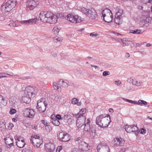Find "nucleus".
Wrapping results in <instances>:
<instances>
[{
	"instance_id": "f257e3e1",
	"label": "nucleus",
	"mask_w": 152,
	"mask_h": 152,
	"mask_svg": "<svg viewBox=\"0 0 152 152\" xmlns=\"http://www.w3.org/2000/svg\"><path fill=\"white\" fill-rule=\"evenodd\" d=\"M63 15L62 13H58L56 15H54L50 12H42L39 14V18L43 22L55 24L57 23L59 17Z\"/></svg>"
},
{
	"instance_id": "f03ea898",
	"label": "nucleus",
	"mask_w": 152,
	"mask_h": 152,
	"mask_svg": "<svg viewBox=\"0 0 152 152\" xmlns=\"http://www.w3.org/2000/svg\"><path fill=\"white\" fill-rule=\"evenodd\" d=\"M110 117L109 115L101 114L96 118V124L102 127H106L110 122Z\"/></svg>"
},
{
	"instance_id": "7ed1b4c3",
	"label": "nucleus",
	"mask_w": 152,
	"mask_h": 152,
	"mask_svg": "<svg viewBox=\"0 0 152 152\" xmlns=\"http://www.w3.org/2000/svg\"><path fill=\"white\" fill-rule=\"evenodd\" d=\"M80 11L91 19L95 20H97L98 19L97 13L94 8H92L90 9L83 7L80 8Z\"/></svg>"
},
{
	"instance_id": "20e7f679",
	"label": "nucleus",
	"mask_w": 152,
	"mask_h": 152,
	"mask_svg": "<svg viewBox=\"0 0 152 152\" xmlns=\"http://www.w3.org/2000/svg\"><path fill=\"white\" fill-rule=\"evenodd\" d=\"M17 0H9L6 3H3L1 6L2 10L5 12L10 11L16 5Z\"/></svg>"
},
{
	"instance_id": "39448f33",
	"label": "nucleus",
	"mask_w": 152,
	"mask_h": 152,
	"mask_svg": "<svg viewBox=\"0 0 152 152\" xmlns=\"http://www.w3.org/2000/svg\"><path fill=\"white\" fill-rule=\"evenodd\" d=\"M86 112V109H82L79 112V114H77L76 117L78 118L77 120V126L80 128L83 125L84 122H86V118L83 116L84 114Z\"/></svg>"
},
{
	"instance_id": "423d86ee",
	"label": "nucleus",
	"mask_w": 152,
	"mask_h": 152,
	"mask_svg": "<svg viewBox=\"0 0 152 152\" xmlns=\"http://www.w3.org/2000/svg\"><path fill=\"white\" fill-rule=\"evenodd\" d=\"M104 20L106 22L109 23L112 20L113 16L111 11L108 9H104L102 12Z\"/></svg>"
},
{
	"instance_id": "0eeeda50",
	"label": "nucleus",
	"mask_w": 152,
	"mask_h": 152,
	"mask_svg": "<svg viewBox=\"0 0 152 152\" xmlns=\"http://www.w3.org/2000/svg\"><path fill=\"white\" fill-rule=\"evenodd\" d=\"M30 141L34 146L39 147L43 142L42 139L37 135H34L31 137Z\"/></svg>"
},
{
	"instance_id": "6e6552de",
	"label": "nucleus",
	"mask_w": 152,
	"mask_h": 152,
	"mask_svg": "<svg viewBox=\"0 0 152 152\" xmlns=\"http://www.w3.org/2000/svg\"><path fill=\"white\" fill-rule=\"evenodd\" d=\"M125 130L129 133H134L136 136L139 133V129L134 124L132 125H126L125 126Z\"/></svg>"
},
{
	"instance_id": "1a4fd4ad",
	"label": "nucleus",
	"mask_w": 152,
	"mask_h": 152,
	"mask_svg": "<svg viewBox=\"0 0 152 152\" xmlns=\"http://www.w3.org/2000/svg\"><path fill=\"white\" fill-rule=\"evenodd\" d=\"M37 91L35 88H33L31 86H27L26 88L24 95L31 97L32 95H36Z\"/></svg>"
},
{
	"instance_id": "9d476101",
	"label": "nucleus",
	"mask_w": 152,
	"mask_h": 152,
	"mask_svg": "<svg viewBox=\"0 0 152 152\" xmlns=\"http://www.w3.org/2000/svg\"><path fill=\"white\" fill-rule=\"evenodd\" d=\"M47 105V104L45 101H42L41 100H39L37 101L36 107L38 111L41 113L45 110Z\"/></svg>"
},
{
	"instance_id": "9b49d317",
	"label": "nucleus",
	"mask_w": 152,
	"mask_h": 152,
	"mask_svg": "<svg viewBox=\"0 0 152 152\" xmlns=\"http://www.w3.org/2000/svg\"><path fill=\"white\" fill-rule=\"evenodd\" d=\"M98 152H110L109 147L105 143L101 142L97 146Z\"/></svg>"
},
{
	"instance_id": "f8f14e48",
	"label": "nucleus",
	"mask_w": 152,
	"mask_h": 152,
	"mask_svg": "<svg viewBox=\"0 0 152 152\" xmlns=\"http://www.w3.org/2000/svg\"><path fill=\"white\" fill-rule=\"evenodd\" d=\"M35 114V112L33 109L26 108L24 109L23 111V114L24 116L28 118H33Z\"/></svg>"
},
{
	"instance_id": "ddd939ff",
	"label": "nucleus",
	"mask_w": 152,
	"mask_h": 152,
	"mask_svg": "<svg viewBox=\"0 0 152 152\" xmlns=\"http://www.w3.org/2000/svg\"><path fill=\"white\" fill-rule=\"evenodd\" d=\"M58 138L62 141L67 142L69 140L70 137L68 133L63 132L59 133Z\"/></svg>"
},
{
	"instance_id": "4468645a",
	"label": "nucleus",
	"mask_w": 152,
	"mask_h": 152,
	"mask_svg": "<svg viewBox=\"0 0 152 152\" xmlns=\"http://www.w3.org/2000/svg\"><path fill=\"white\" fill-rule=\"evenodd\" d=\"M63 15L62 16L59 17L61 18V17H63V18L66 19L67 21L70 22L74 23L75 22V16L72 13H70L66 15V16H64V15L63 14H62Z\"/></svg>"
},
{
	"instance_id": "2eb2a0df",
	"label": "nucleus",
	"mask_w": 152,
	"mask_h": 152,
	"mask_svg": "<svg viewBox=\"0 0 152 152\" xmlns=\"http://www.w3.org/2000/svg\"><path fill=\"white\" fill-rule=\"evenodd\" d=\"M55 148V145L53 143H49L45 144V149L47 152H53Z\"/></svg>"
},
{
	"instance_id": "dca6fc26",
	"label": "nucleus",
	"mask_w": 152,
	"mask_h": 152,
	"mask_svg": "<svg viewBox=\"0 0 152 152\" xmlns=\"http://www.w3.org/2000/svg\"><path fill=\"white\" fill-rule=\"evenodd\" d=\"M27 6L30 10H33L37 6L36 1L34 0H28L27 3Z\"/></svg>"
},
{
	"instance_id": "f3484780",
	"label": "nucleus",
	"mask_w": 152,
	"mask_h": 152,
	"mask_svg": "<svg viewBox=\"0 0 152 152\" xmlns=\"http://www.w3.org/2000/svg\"><path fill=\"white\" fill-rule=\"evenodd\" d=\"M124 141L121 138L119 139L118 138H115L114 139L113 145L115 146H122L124 143Z\"/></svg>"
},
{
	"instance_id": "a211bd4d",
	"label": "nucleus",
	"mask_w": 152,
	"mask_h": 152,
	"mask_svg": "<svg viewBox=\"0 0 152 152\" xmlns=\"http://www.w3.org/2000/svg\"><path fill=\"white\" fill-rule=\"evenodd\" d=\"M64 119L66 121L67 123L69 125L72 124L74 121L73 118L67 114L64 115Z\"/></svg>"
},
{
	"instance_id": "6ab92c4d",
	"label": "nucleus",
	"mask_w": 152,
	"mask_h": 152,
	"mask_svg": "<svg viewBox=\"0 0 152 152\" xmlns=\"http://www.w3.org/2000/svg\"><path fill=\"white\" fill-rule=\"evenodd\" d=\"M86 122H84L83 125H84V130L87 133V131H89L93 126H90V120L89 118L87 119Z\"/></svg>"
},
{
	"instance_id": "aec40b11",
	"label": "nucleus",
	"mask_w": 152,
	"mask_h": 152,
	"mask_svg": "<svg viewBox=\"0 0 152 152\" xmlns=\"http://www.w3.org/2000/svg\"><path fill=\"white\" fill-rule=\"evenodd\" d=\"M96 130L95 127L93 126L89 131H87V135L92 138L95 136L96 135Z\"/></svg>"
},
{
	"instance_id": "412c9836",
	"label": "nucleus",
	"mask_w": 152,
	"mask_h": 152,
	"mask_svg": "<svg viewBox=\"0 0 152 152\" xmlns=\"http://www.w3.org/2000/svg\"><path fill=\"white\" fill-rule=\"evenodd\" d=\"M140 18L142 19V20L146 22V23L149 22L148 20L150 18L149 17L148 12H144L142 14Z\"/></svg>"
},
{
	"instance_id": "4be33fe9",
	"label": "nucleus",
	"mask_w": 152,
	"mask_h": 152,
	"mask_svg": "<svg viewBox=\"0 0 152 152\" xmlns=\"http://www.w3.org/2000/svg\"><path fill=\"white\" fill-rule=\"evenodd\" d=\"M4 140L5 143L7 145H8L9 146V148H10L13 145V139L10 137H7L5 138Z\"/></svg>"
},
{
	"instance_id": "5701e85b",
	"label": "nucleus",
	"mask_w": 152,
	"mask_h": 152,
	"mask_svg": "<svg viewBox=\"0 0 152 152\" xmlns=\"http://www.w3.org/2000/svg\"><path fill=\"white\" fill-rule=\"evenodd\" d=\"M18 141H16V143L17 146L20 148H23L26 145L25 142L23 138L20 139Z\"/></svg>"
},
{
	"instance_id": "b1692460",
	"label": "nucleus",
	"mask_w": 152,
	"mask_h": 152,
	"mask_svg": "<svg viewBox=\"0 0 152 152\" xmlns=\"http://www.w3.org/2000/svg\"><path fill=\"white\" fill-rule=\"evenodd\" d=\"M68 81L67 80H63L61 79L58 81V84H59V85H60L61 86L66 87L68 86Z\"/></svg>"
},
{
	"instance_id": "393cba45",
	"label": "nucleus",
	"mask_w": 152,
	"mask_h": 152,
	"mask_svg": "<svg viewBox=\"0 0 152 152\" xmlns=\"http://www.w3.org/2000/svg\"><path fill=\"white\" fill-rule=\"evenodd\" d=\"M123 18L120 17L115 16L114 19L115 22L117 24H121L123 22Z\"/></svg>"
},
{
	"instance_id": "a878e982",
	"label": "nucleus",
	"mask_w": 152,
	"mask_h": 152,
	"mask_svg": "<svg viewBox=\"0 0 152 152\" xmlns=\"http://www.w3.org/2000/svg\"><path fill=\"white\" fill-rule=\"evenodd\" d=\"M6 104L5 99L2 96L0 95V107L5 106Z\"/></svg>"
},
{
	"instance_id": "bb28decb",
	"label": "nucleus",
	"mask_w": 152,
	"mask_h": 152,
	"mask_svg": "<svg viewBox=\"0 0 152 152\" xmlns=\"http://www.w3.org/2000/svg\"><path fill=\"white\" fill-rule=\"evenodd\" d=\"M53 88L55 89L58 90L59 91H61V86L60 85H59L58 81L57 83L54 82L53 83Z\"/></svg>"
},
{
	"instance_id": "cd10ccee",
	"label": "nucleus",
	"mask_w": 152,
	"mask_h": 152,
	"mask_svg": "<svg viewBox=\"0 0 152 152\" xmlns=\"http://www.w3.org/2000/svg\"><path fill=\"white\" fill-rule=\"evenodd\" d=\"M143 31L140 29H136V30H130L129 33L134 34H140L142 33Z\"/></svg>"
},
{
	"instance_id": "c85d7f7f",
	"label": "nucleus",
	"mask_w": 152,
	"mask_h": 152,
	"mask_svg": "<svg viewBox=\"0 0 152 152\" xmlns=\"http://www.w3.org/2000/svg\"><path fill=\"white\" fill-rule=\"evenodd\" d=\"M30 97H31L27 95H24V96L23 98L22 101H23V102L24 103H28L31 100Z\"/></svg>"
},
{
	"instance_id": "c756f323",
	"label": "nucleus",
	"mask_w": 152,
	"mask_h": 152,
	"mask_svg": "<svg viewBox=\"0 0 152 152\" xmlns=\"http://www.w3.org/2000/svg\"><path fill=\"white\" fill-rule=\"evenodd\" d=\"M115 16L124 18V15L123 14V10L121 9H119L118 12L116 13Z\"/></svg>"
},
{
	"instance_id": "7c9ffc66",
	"label": "nucleus",
	"mask_w": 152,
	"mask_h": 152,
	"mask_svg": "<svg viewBox=\"0 0 152 152\" xmlns=\"http://www.w3.org/2000/svg\"><path fill=\"white\" fill-rule=\"evenodd\" d=\"M72 103L73 104H76L78 106H80L81 104V102H78V100L75 98H73L72 100Z\"/></svg>"
},
{
	"instance_id": "2f4dec72",
	"label": "nucleus",
	"mask_w": 152,
	"mask_h": 152,
	"mask_svg": "<svg viewBox=\"0 0 152 152\" xmlns=\"http://www.w3.org/2000/svg\"><path fill=\"white\" fill-rule=\"evenodd\" d=\"M75 22L74 23H79L81 22L82 21V18L80 16H78L77 15H75Z\"/></svg>"
},
{
	"instance_id": "473e14b6",
	"label": "nucleus",
	"mask_w": 152,
	"mask_h": 152,
	"mask_svg": "<svg viewBox=\"0 0 152 152\" xmlns=\"http://www.w3.org/2000/svg\"><path fill=\"white\" fill-rule=\"evenodd\" d=\"M136 79L133 77H131L128 79L127 81L128 83H132L133 85H134Z\"/></svg>"
},
{
	"instance_id": "72a5a7b5",
	"label": "nucleus",
	"mask_w": 152,
	"mask_h": 152,
	"mask_svg": "<svg viewBox=\"0 0 152 152\" xmlns=\"http://www.w3.org/2000/svg\"><path fill=\"white\" fill-rule=\"evenodd\" d=\"M60 30V29L57 26H56L53 28L52 32L54 34H57L59 32Z\"/></svg>"
},
{
	"instance_id": "f704fd0d",
	"label": "nucleus",
	"mask_w": 152,
	"mask_h": 152,
	"mask_svg": "<svg viewBox=\"0 0 152 152\" xmlns=\"http://www.w3.org/2000/svg\"><path fill=\"white\" fill-rule=\"evenodd\" d=\"M16 99L14 96L11 97L10 99V102L12 105H13L15 104L16 103Z\"/></svg>"
},
{
	"instance_id": "c9c22d12",
	"label": "nucleus",
	"mask_w": 152,
	"mask_h": 152,
	"mask_svg": "<svg viewBox=\"0 0 152 152\" xmlns=\"http://www.w3.org/2000/svg\"><path fill=\"white\" fill-rule=\"evenodd\" d=\"M52 123L54 125L56 126H58L60 124V122L57 119L53 120Z\"/></svg>"
},
{
	"instance_id": "e433bc0d",
	"label": "nucleus",
	"mask_w": 152,
	"mask_h": 152,
	"mask_svg": "<svg viewBox=\"0 0 152 152\" xmlns=\"http://www.w3.org/2000/svg\"><path fill=\"white\" fill-rule=\"evenodd\" d=\"M62 41V39L61 38L55 37L53 39V41L55 42H58L60 43Z\"/></svg>"
},
{
	"instance_id": "4c0bfd02",
	"label": "nucleus",
	"mask_w": 152,
	"mask_h": 152,
	"mask_svg": "<svg viewBox=\"0 0 152 152\" xmlns=\"http://www.w3.org/2000/svg\"><path fill=\"white\" fill-rule=\"evenodd\" d=\"M147 102L144 100H141L140 99L138 100V102H137V104L138 105H142V104H143L144 105H146L147 104Z\"/></svg>"
},
{
	"instance_id": "58836bf2",
	"label": "nucleus",
	"mask_w": 152,
	"mask_h": 152,
	"mask_svg": "<svg viewBox=\"0 0 152 152\" xmlns=\"http://www.w3.org/2000/svg\"><path fill=\"white\" fill-rule=\"evenodd\" d=\"M42 123L43 124L45 127H50V126L49 125V123L47 122L46 121L42 120L41 121Z\"/></svg>"
},
{
	"instance_id": "ea45409f",
	"label": "nucleus",
	"mask_w": 152,
	"mask_h": 152,
	"mask_svg": "<svg viewBox=\"0 0 152 152\" xmlns=\"http://www.w3.org/2000/svg\"><path fill=\"white\" fill-rule=\"evenodd\" d=\"M72 152H83V151L81 149L76 148L72 149Z\"/></svg>"
},
{
	"instance_id": "a19ab883",
	"label": "nucleus",
	"mask_w": 152,
	"mask_h": 152,
	"mask_svg": "<svg viewBox=\"0 0 152 152\" xmlns=\"http://www.w3.org/2000/svg\"><path fill=\"white\" fill-rule=\"evenodd\" d=\"M37 19L34 18V19H30L28 20L29 24L31 23H36L37 22Z\"/></svg>"
},
{
	"instance_id": "79ce46f5",
	"label": "nucleus",
	"mask_w": 152,
	"mask_h": 152,
	"mask_svg": "<svg viewBox=\"0 0 152 152\" xmlns=\"http://www.w3.org/2000/svg\"><path fill=\"white\" fill-rule=\"evenodd\" d=\"M142 83V82L140 81L136 80L135 83L134 85H136L137 86H139L141 85Z\"/></svg>"
},
{
	"instance_id": "37998d69",
	"label": "nucleus",
	"mask_w": 152,
	"mask_h": 152,
	"mask_svg": "<svg viewBox=\"0 0 152 152\" xmlns=\"http://www.w3.org/2000/svg\"><path fill=\"white\" fill-rule=\"evenodd\" d=\"M16 112V110L15 109L11 108L10 111V113L11 115H13Z\"/></svg>"
},
{
	"instance_id": "c03bdc74",
	"label": "nucleus",
	"mask_w": 152,
	"mask_h": 152,
	"mask_svg": "<svg viewBox=\"0 0 152 152\" xmlns=\"http://www.w3.org/2000/svg\"><path fill=\"white\" fill-rule=\"evenodd\" d=\"M62 117H61V115H60L58 114L56 116V118L57 120H62L64 119V115L63 116H62Z\"/></svg>"
},
{
	"instance_id": "a18cd8bd",
	"label": "nucleus",
	"mask_w": 152,
	"mask_h": 152,
	"mask_svg": "<svg viewBox=\"0 0 152 152\" xmlns=\"http://www.w3.org/2000/svg\"><path fill=\"white\" fill-rule=\"evenodd\" d=\"M120 40H121V41L122 42V43H123L124 42V43L128 42H129V41L128 40V39L126 38L121 39Z\"/></svg>"
},
{
	"instance_id": "49530a36",
	"label": "nucleus",
	"mask_w": 152,
	"mask_h": 152,
	"mask_svg": "<svg viewBox=\"0 0 152 152\" xmlns=\"http://www.w3.org/2000/svg\"><path fill=\"white\" fill-rule=\"evenodd\" d=\"M9 26L10 27H16L18 26V24H15V23H10L9 24Z\"/></svg>"
},
{
	"instance_id": "de8ad7c7",
	"label": "nucleus",
	"mask_w": 152,
	"mask_h": 152,
	"mask_svg": "<svg viewBox=\"0 0 152 152\" xmlns=\"http://www.w3.org/2000/svg\"><path fill=\"white\" fill-rule=\"evenodd\" d=\"M110 72L108 71H105L103 72V75L104 76H106L107 75H109Z\"/></svg>"
},
{
	"instance_id": "09e8293b",
	"label": "nucleus",
	"mask_w": 152,
	"mask_h": 152,
	"mask_svg": "<svg viewBox=\"0 0 152 152\" xmlns=\"http://www.w3.org/2000/svg\"><path fill=\"white\" fill-rule=\"evenodd\" d=\"M61 99V97L57 95L55 96V100H57V101H59Z\"/></svg>"
},
{
	"instance_id": "8fccbe9b",
	"label": "nucleus",
	"mask_w": 152,
	"mask_h": 152,
	"mask_svg": "<svg viewBox=\"0 0 152 152\" xmlns=\"http://www.w3.org/2000/svg\"><path fill=\"white\" fill-rule=\"evenodd\" d=\"M31 128L32 129L36 130L37 128V126L34 124H32L31 125Z\"/></svg>"
},
{
	"instance_id": "3c124183",
	"label": "nucleus",
	"mask_w": 152,
	"mask_h": 152,
	"mask_svg": "<svg viewBox=\"0 0 152 152\" xmlns=\"http://www.w3.org/2000/svg\"><path fill=\"white\" fill-rule=\"evenodd\" d=\"M22 152H32V151L30 149L25 148L23 150Z\"/></svg>"
},
{
	"instance_id": "603ef678",
	"label": "nucleus",
	"mask_w": 152,
	"mask_h": 152,
	"mask_svg": "<svg viewBox=\"0 0 152 152\" xmlns=\"http://www.w3.org/2000/svg\"><path fill=\"white\" fill-rule=\"evenodd\" d=\"M99 34H98L97 33H94V32L91 33L90 34V36L92 37H96L98 36Z\"/></svg>"
},
{
	"instance_id": "864d4df0",
	"label": "nucleus",
	"mask_w": 152,
	"mask_h": 152,
	"mask_svg": "<svg viewBox=\"0 0 152 152\" xmlns=\"http://www.w3.org/2000/svg\"><path fill=\"white\" fill-rule=\"evenodd\" d=\"M21 23L22 24H28V20H22L21 21Z\"/></svg>"
},
{
	"instance_id": "5fc2aeb1",
	"label": "nucleus",
	"mask_w": 152,
	"mask_h": 152,
	"mask_svg": "<svg viewBox=\"0 0 152 152\" xmlns=\"http://www.w3.org/2000/svg\"><path fill=\"white\" fill-rule=\"evenodd\" d=\"M133 45L135 47H139L140 45H142V43L139 44L138 43H137L136 42H134V43H133Z\"/></svg>"
},
{
	"instance_id": "6e6d98bb",
	"label": "nucleus",
	"mask_w": 152,
	"mask_h": 152,
	"mask_svg": "<svg viewBox=\"0 0 152 152\" xmlns=\"http://www.w3.org/2000/svg\"><path fill=\"white\" fill-rule=\"evenodd\" d=\"M62 149V147L61 146H58L57 147L56 150V152H60V151Z\"/></svg>"
},
{
	"instance_id": "4d7b16f0",
	"label": "nucleus",
	"mask_w": 152,
	"mask_h": 152,
	"mask_svg": "<svg viewBox=\"0 0 152 152\" xmlns=\"http://www.w3.org/2000/svg\"><path fill=\"white\" fill-rule=\"evenodd\" d=\"M14 138L15 140H17V141H19V140H20V139H22L23 137H18V136H16Z\"/></svg>"
},
{
	"instance_id": "13d9d810",
	"label": "nucleus",
	"mask_w": 152,
	"mask_h": 152,
	"mask_svg": "<svg viewBox=\"0 0 152 152\" xmlns=\"http://www.w3.org/2000/svg\"><path fill=\"white\" fill-rule=\"evenodd\" d=\"M146 130L145 129H142L141 130L140 133L143 134H144L146 133Z\"/></svg>"
},
{
	"instance_id": "bf43d9fd",
	"label": "nucleus",
	"mask_w": 152,
	"mask_h": 152,
	"mask_svg": "<svg viewBox=\"0 0 152 152\" xmlns=\"http://www.w3.org/2000/svg\"><path fill=\"white\" fill-rule=\"evenodd\" d=\"M129 45V44L128 42H123L122 43V46L124 47L125 46H127Z\"/></svg>"
},
{
	"instance_id": "052dcab7",
	"label": "nucleus",
	"mask_w": 152,
	"mask_h": 152,
	"mask_svg": "<svg viewBox=\"0 0 152 152\" xmlns=\"http://www.w3.org/2000/svg\"><path fill=\"white\" fill-rule=\"evenodd\" d=\"M128 149L127 148H121V150L120 151V152H124L127 150Z\"/></svg>"
},
{
	"instance_id": "680f3d73",
	"label": "nucleus",
	"mask_w": 152,
	"mask_h": 152,
	"mask_svg": "<svg viewBox=\"0 0 152 152\" xmlns=\"http://www.w3.org/2000/svg\"><path fill=\"white\" fill-rule=\"evenodd\" d=\"M130 103L135 104H137V102L132 100H131Z\"/></svg>"
},
{
	"instance_id": "e2e57ef3",
	"label": "nucleus",
	"mask_w": 152,
	"mask_h": 152,
	"mask_svg": "<svg viewBox=\"0 0 152 152\" xmlns=\"http://www.w3.org/2000/svg\"><path fill=\"white\" fill-rule=\"evenodd\" d=\"M122 99L125 101L126 102H128L130 103L131 100L130 99H126L124 98H122Z\"/></svg>"
},
{
	"instance_id": "0e129e2a",
	"label": "nucleus",
	"mask_w": 152,
	"mask_h": 152,
	"mask_svg": "<svg viewBox=\"0 0 152 152\" xmlns=\"http://www.w3.org/2000/svg\"><path fill=\"white\" fill-rule=\"evenodd\" d=\"M125 56L126 57L128 58L130 56V55L129 53H126L125 54Z\"/></svg>"
},
{
	"instance_id": "69168bd1",
	"label": "nucleus",
	"mask_w": 152,
	"mask_h": 152,
	"mask_svg": "<svg viewBox=\"0 0 152 152\" xmlns=\"http://www.w3.org/2000/svg\"><path fill=\"white\" fill-rule=\"evenodd\" d=\"M115 83L117 85H120V84H121V83L119 81H115Z\"/></svg>"
},
{
	"instance_id": "338daca9",
	"label": "nucleus",
	"mask_w": 152,
	"mask_h": 152,
	"mask_svg": "<svg viewBox=\"0 0 152 152\" xmlns=\"http://www.w3.org/2000/svg\"><path fill=\"white\" fill-rule=\"evenodd\" d=\"M152 45L150 44V43H147L146 45V47H150Z\"/></svg>"
},
{
	"instance_id": "774afa93",
	"label": "nucleus",
	"mask_w": 152,
	"mask_h": 152,
	"mask_svg": "<svg viewBox=\"0 0 152 152\" xmlns=\"http://www.w3.org/2000/svg\"><path fill=\"white\" fill-rule=\"evenodd\" d=\"M143 8V7L142 6H138V9L140 10H142Z\"/></svg>"
}]
</instances>
